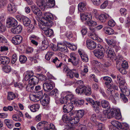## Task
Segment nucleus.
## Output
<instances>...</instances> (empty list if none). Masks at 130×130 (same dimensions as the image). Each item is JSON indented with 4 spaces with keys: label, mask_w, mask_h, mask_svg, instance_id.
Wrapping results in <instances>:
<instances>
[{
    "label": "nucleus",
    "mask_w": 130,
    "mask_h": 130,
    "mask_svg": "<svg viewBox=\"0 0 130 130\" xmlns=\"http://www.w3.org/2000/svg\"><path fill=\"white\" fill-rule=\"evenodd\" d=\"M36 3L37 5L43 10L46 8H52L55 5L54 0H44L43 2L40 0H37Z\"/></svg>",
    "instance_id": "1"
},
{
    "label": "nucleus",
    "mask_w": 130,
    "mask_h": 130,
    "mask_svg": "<svg viewBox=\"0 0 130 130\" xmlns=\"http://www.w3.org/2000/svg\"><path fill=\"white\" fill-rule=\"evenodd\" d=\"M54 82L51 80L46 79L45 83L43 84V87L45 91L48 92L52 89L54 87Z\"/></svg>",
    "instance_id": "2"
},
{
    "label": "nucleus",
    "mask_w": 130,
    "mask_h": 130,
    "mask_svg": "<svg viewBox=\"0 0 130 130\" xmlns=\"http://www.w3.org/2000/svg\"><path fill=\"white\" fill-rule=\"evenodd\" d=\"M52 23V22H46V21L42 20L41 22L39 24L38 26L42 30L45 31L51 26Z\"/></svg>",
    "instance_id": "3"
},
{
    "label": "nucleus",
    "mask_w": 130,
    "mask_h": 130,
    "mask_svg": "<svg viewBox=\"0 0 130 130\" xmlns=\"http://www.w3.org/2000/svg\"><path fill=\"white\" fill-rule=\"evenodd\" d=\"M89 29L91 31L88 34L89 37L94 40H97L99 42H101L102 40L98 37L96 31L94 30V29H93V28L92 27H90Z\"/></svg>",
    "instance_id": "4"
},
{
    "label": "nucleus",
    "mask_w": 130,
    "mask_h": 130,
    "mask_svg": "<svg viewBox=\"0 0 130 130\" xmlns=\"http://www.w3.org/2000/svg\"><path fill=\"white\" fill-rule=\"evenodd\" d=\"M106 53L108 57L112 60H115L116 58L115 56L114 52L112 49L108 45L105 46Z\"/></svg>",
    "instance_id": "5"
},
{
    "label": "nucleus",
    "mask_w": 130,
    "mask_h": 130,
    "mask_svg": "<svg viewBox=\"0 0 130 130\" xmlns=\"http://www.w3.org/2000/svg\"><path fill=\"white\" fill-rule=\"evenodd\" d=\"M119 86L122 93L125 94L126 96H128L129 95V90L127 88L125 82L119 83Z\"/></svg>",
    "instance_id": "6"
},
{
    "label": "nucleus",
    "mask_w": 130,
    "mask_h": 130,
    "mask_svg": "<svg viewBox=\"0 0 130 130\" xmlns=\"http://www.w3.org/2000/svg\"><path fill=\"white\" fill-rule=\"evenodd\" d=\"M57 47V48H53V50L56 51L58 50L64 53L68 52V50L66 43H58Z\"/></svg>",
    "instance_id": "7"
},
{
    "label": "nucleus",
    "mask_w": 130,
    "mask_h": 130,
    "mask_svg": "<svg viewBox=\"0 0 130 130\" xmlns=\"http://www.w3.org/2000/svg\"><path fill=\"white\" fill-rule=\"evenodd\" d=\"M18 24L17 21L13 18H10L7 19L6 25L7 27L10 28L11 27H14Z\"/></svg>",
    "instance_id": "8"
},
{
    "label": "nucleus",
    "mask_w": 130,
    "mask_h": 130,
    "mask_svg": "<svg viewBox=\"0 0 130 130\" xmlns=\"http://www.w3.org/2000/svg\"><path fill=\"white\" fill-rule=\"evenodd\" d=\"M70 58L68 60L69 62L71 63L73 66H77L78 64V62L77 60H76L77 55L74 53H72L70 54Z\"/></svg>",
    "instance_id": "9"
},
{
    "label": "nucleus",
    "mask_w": 130,
    "mask_h": 130,
    "mask_svg": "<svg viewBox=\"0 0 130 130\" xmlns=\"http://www.w3.org/2000/svg\"><path fill=\"white\" fill-rule=\"evenodd\" d=\"M114 110L110 111V110H105L103 111L102 117L103 119L106 120L107 118L110 119L113 117Z\"/></svg>",
    "instance_id": "10"
},
{
    "label": "nucleus",
    "mask_w": 130,
    "mask_h": 130,
    "mask_svg": "<svg viewBox=\"0 0 130 130\" xmlns=\"http://www.w3.org/2000/svg\"><path fill=\"white\" fill-rule=\"evenodd\" d=\"M50 100V98L49 96L44 93L43 98L40 100V103L43 106H47L49 104Z\"/></svg>",
    "instance_id": "11"
},
{
    "label": "nucleus",
    "mask_w": 130,
    "mask_h": 130,
    "mask_svg": "<svg viewBox=\"0 0 130 130\" xmlns=\"http://www.w3.org/2000/svg\"><path fill=\"white\" fill-rule=\"evenodd\" d=\"M73 104L71 103L65 104L63 107V112L67 113L71 112L74 108Z\"/></svg>",
    "instance_id": "12"
},
{
    "label": "nucleus",
    "mask_w": 130,
    "mask_h": 130,
    "mask_svg": "<svg viewBox=\"0 0 130 130\" xmlns=\"http://www.w3.org/2000/svg\"><path fill=\"white\" fill-rule=\"evenodd\" d=\"M86 45L87 48L89 49L93 50L96 48V44L95 42L92 40H87Z\"/></svg>",
    "instance_id": "13"
},
{
    "label": "nucleus",
    "mask_w": 130,
    "mask_h": 130,
    "mask_svg": "<svg viewBox=\"0 0 130 130\" xmlns=\"http://www.w3.org/2000/svg\"><path fill=\"white\" fill-rule=\"evenodd\" d=\"M31 8L32 11L35 14L38 16L42 15V14L41 11L36 5H32Z\"/></svg>",
    "instance_id": "14"
},
{
    "label": "nucleus",
    "mask_w": 130,
    "mask_h": 130,
    "mask_svg": "<svg viewBox=\"0 0 130 130\" xmlns=\"http://www.w3.org/2000/svg\"><path fill=\"white\" fill-rule=\"evenodd\" d=\"M9 58L6 56H0V64L4 65H8L10 62Z\"/></svg>",
    "instance_id": "15"
},
{
    "label": "nucleus",
    "mask_w": 130,
    "mask_h": 130,
    "mask_svg": "<svg viewBox=\"0 0 130 130\" xmlns=\"http://www.w3.org/2000/svg\"><path fill=\"white\" fill-rule=\"evenodd\" d=\"M104 51L102 50H95L93 51V52L96 57L99 58L101 59L104 57Z\"/></svg>",
    "instance_id": "16"
},
{
    "label": "nucleus",
    "mask_w": 130,
    "mask_h": 130,
    "mask_svg": "<svg viewBox=\"0 0 130 130\" xmlns=\"http://www.w3.org/2000/svg\"><path fill=\"white\" fill-rule=\"evenodd\" d=\"M22 40V37L19 35H17L13 38L12 41L14 44L17 45L21 43Z\"/></svg>",
    "instance_id": "17"
},
{
    "label": "nucleus",
    "mask_w": 130,
    "mask_h": 130,
    "mask_svg": "<svg viewBox=\"0 0 130 130\" xmlns=\"http://www.w3.org/2000/svg\"><path fill=\"white\" fill-rule=\"evenodd\" d=\"M44 16L43 20L46 22H52L51 20L53 19V17L52 15L48 12H46L44 13Z\"/></svg>",
    "instance_id": "18"
},
{
    "label": "nucleus",
    "mask_w": 130,
    "mask_h": 130,
    "mask_svg": "<svg viewBox=\"0 0 130 130\" xmlns=\"http://www.w3.org/2000/svg\"><path fill=\"white\" fill-rule=\"evenodd\" d=\"M7 10L10 13H13L15 12L16 9L15 4L13 3L9 4L7 7Z\"/></svg>",
    "instance_id": "19"
},
{
    "label": "nucleus",
    "mask_w": 130,
    "mask_h": 130,
    "mask_svg": "<svg viewBox=\"0 0 130 130\" xmlns=\"http://www.w3.org/2000/svg\"><path fill=\"white\" fill-rule=\"evenodd\" d=\"M22 29V28L21 26L19 25L15 27L12 28L11 31L13 34H18L21 32Z\"/></svg>",
    "instance_id": "20"
},
{
    "label": "nucleus",
    "mask_w": 130,
    "mask_h": 130,
    "mask_svg": "<svg viewBox=\"0 0 130 130\" xmlns=\"http://www.w3.org/2000/svg\"><path fill=\"white\" fill-rule=\"evenodd\" d=\"M119 95L118 93H116L114 96H113L112 95H110L108 98L109 100H110L113 103L116 104V102L118 100L119 98Z\"/></svg>",
    "instance_id": "21"
},
{
    "label": "nucleus",
    "mask_w": 130,
    "mask_h": 130,
    "mask_svg": "<svg viewBox=\"0 0 130 130\" xmlns=\"http://www.w3.org/2000/svg\"><path fill=\"white\" fill-rule=\"evenodd\" d=\"M28 81L29 84H31L35 86L38 84L39 81V79L36 76L31 77Z\"/></svg>",
    "instance_id": "22"
},
{
    "label": "nucleus",
    "mask_w": 130,
    "mask_h": 130,
    "mask_svg": "<svg viewBox=\"0 0 130 130\" xmlns=\"http://www.w3.org/2000/svg\"><path fill=\"white\" fill-rule=\"evenodd\" d=\"M86 3L85 2H80L78 5V9L80 12L85 11L86 9Z\"/></svg>",
    "instance_id": "23"
},
{
    "label": "nucleus",
    "mask_w": 130,
    "mask_h": 130,
    "mask_svg": "<svg viewBox=\"0 0 130 130\" xmlns=\"http://www.w3.org/2000/svg\"><path fill=\"white\" fill-rule=\"evenodd\" d=\"M100 105L101 103L100 102L95 101L94 104L92 106L93 108V109L94 111L96 112H98L100 111L99 107L100 106Z\"/></svg>",
    "instance_id": "24"
},
{
    "label": "nucleus",
    "mask_w": 130,
    "mask_h": 130,
    "mask_svg": "<svg viewBox=\"0 0 130 130\" xmlns=\"http://www.w3.org/2000/svg\"><path fill=\"white\" fill-rule=\"evenodd\" d=\"M50 95L51 96H54L56 100H57L59 98V95L58 91L57 89H54L50 92Z\"/></svg>",
    "instance_id": "25"
},
{
    "label": "nucleus",
    "mask_w": 130,
    "mask_h": 130,
    "mask_svg": "<svg viewBox=\"0 0 130 130\" xmlns=\"http://www.w3.org/2000/svg\"><path fill=\"white\" fill-rule=\"evenodd\" d=\"M109 17V16L107 14H102L99 16V19L100 22L103 23L106 21Z\"/></svg>",
    "instance_id": "26"
},
{
    "label": "nucleus",
    "mask_w": 130,
    "mask_h": 130,
    "mask_svg": "<svg viewBox=\"0 0 130 130\" xmlns=\"http://www.w3.org/2000/svg\"><path fill=\"white\" fill-rule=\"evenodd\" d=\"M22 21L23 25L26 26H28L31 22L29 19L24 16H23Z\"/></svg>",
    "instance_id": "27"
},
{
    "label": "nucleus",
    "mask_w": 130,
    "mask_h": 130,
    "mask_svg": "<svg viewBox=\"0 0 130 130\" xmlns=\"http://www.w3.org/2000/svg\"><path fill=\"white\" fill-rule=\"evenodd\" d=\"M83 88H85V89L83 90V93H84L85 95L88 96L91 94V91L90 87H86L85 86H83Z\"/></svg>",
    "instance_id": "28"
},
{
    "label": "nucleus",
    "mask_w": 130,
    "mask_h": 130,
    "mask_svg": "<svg viewBox=\"0 0 130 130\" xmlns=\"http://www.w3.org/2000/svg\"><path fill=\"white\" fill-rule=\"evenodd\" d=\"M72 118V117L69 115H68L67 114H65L63 115L62 117V119L63 121L64 122H66L68 123H69V122L71 121Z\"/></svg>",
    "instance_id": "29"
},
{
    "label": "nucleus",
    "mask_w": 130,
    "mask_h": 130,
    "mask_svg": "<svg viewBox=\"0 0 130 130\" xmlns=\"http://www.w3.org/2000/svg\"><path fill=\"white\" fill-rule=\"evenodd\" d=\"M79 53L81 57L82 60L85 62H87L88 61V58L87 55L85 53H82L81 52H79Z\"/></svg>",
    "instance_id": "30"
},
{
    "label": "nucleus",
    "mask_w": 130,
    "mask_h": 130,
    "mask_svg": "<svg viewBox=\"0 0 130 130\" xmlns=\"http://www.w3.org/2000/svg\"><path fill=\"white\" fill-rule=\"evenodd\" d=\"M30 110L32 112H35L37 111L40 107L39 104H36L29 106Z\"/></svg>",
    "instance_id": "31"
},
{
    "label": "nucleus",
    "mask_w": 130,
    "mask_h": 130,
    "mask_svg": "<svg viewBox=\"0 0 130 130\" xmlns=\"http://www.w3.org/2000/svg\"><path fill=\"white\" fill-rule=\"evenodd\" d=\"M65 96L68 100H70L72 103H74L75 101L76 100V98H75L74 96L71 93Z\"/></svg>",
    "instance_id": "32"
},
{
    "label": "nucleus",
    "mask_w": 130,
    "mask_h": 130,
    "mask_svg": "<svg viewBox=\"0 0 130 130\" xmlns=\"http://www.w3.org/2000/svg\"><path fill=\"white\" fill-rule=\"evenodd\" d=\"M101 104L103 108H107L108 109L110 107V104L106 100H102L101 102Z\"/></svg>",
    "instance_id": "33"
},
{
    "label": "nucleus",
    "mask_w": 130,
    "mask_h": 130,
    "mask_svg": "<svg viewBox=\"0 0 130 130\" xmlns=\"http://www.w3.org/2000/svg\"><path fill=\"white\" fill-rule=\"evenodd\" d=\"M66 23L68 24H69L70 25L73 26L75 24V22L73 20L71 17H68L66 19Z\"/></svg>",
    "instance_id": "34"
},
{
    "label": "nucleus",
    "mask_w": 130,
    "mask_h": 130,
    "mask_svg": "<svg viewBox=\"0 0 130 130\" xmlns=\"http://www.w3.org/2000/svg\"><path fill=\"white\" fill-rule=\"evenodd\" d=\"M16 97L15 94L13 92H10L8 93L7 99L9 101L12 100L14 99Z\"/></svg>",
    "instance_id": "35"
},
{
    "label": "nucleus",
    "mask_w": 130,
    "mask_h": 130,
    "mask_svg": "<svg viewBox=\"0 0 130 130\" xmlns=\"http://www.w3.org/2000/svg\"><path fill=\"white\" fill-rule=\"evenodd\" d=\"M117 122H118V121H113L111 122V123L112 125L109 127L110 130H116V126H117Z\"/></svg>",
    "instance_id": "36"
},
{
    "label": "nucleus",
    "mask_w": 130,
    "mask_h": 130,
    "mask_svg": "<svg viewBox=\"0 0 130 130\" xmlns=\"http://www.w3.org/2000/svg\"><path fill=\"white\" fill-rule=\"evenodd\" d=\"M104 30L105 32L109 35L112 34L114 33L113 29L111 28L108 27H105L104 28Z\"/></svg>",
    "instance_id": "37"
},
{
    "label": "nucleus",
    "mask_w": 130,
    "mask_h": 130,
    "mask_svg": "<svg viewBox=\"0 0 130 130\" xmlns=\"http://www.w3.org/2000/svg\"><path fill=\"white\" fill-rule=\"evenodd\" d=\"M30 99L31 101L35 102H38L40 100L37 95L31 94L30 96Z\"/></svg>",
    "instance_id": "38"
},
{
    "label": "nucleus",
    "mask_w": 130,
    "mask_h": 130,
    "mask_svg": "<svg viewBox=\"0 0 130 130\" xmlns=\"http://www.w3.org/2000/svg\"><path fill=\"white\" fill-rule=\"evenodd\" d=\"M45 34L47 36L50 37L52 35L54 34L53 31L51 29L48 28L44 31Z\"/></svg>",
    "instance_id": "39"
},
{
    "label": "nucleus",
    "mask_w": 130,
    "mask_h": 130,
    "mask_svg": "<svg viewBox=\"0 0 130 130\" xmlns=\"http://www.w3.org/2000/svg\"><path fill=\"white\" fill-rule=\"evenodd\" d=\"M114 90L111 87L108 88L106 90L107 94L108 97L109 98L110 95H112L114 92Z\"/></svg>",
    "instance_id": "40"
},
{
    "label": "nucleus",
    "mask_w": 130,
    "mask_h": 130,
    "mask_svg": "<svg viewBox=\"0 0 130 130\" xmlns=\"http://www.w3.org/2000/svg\"><path fill=\"white\" fill-rule=\"evenodd\" d=\"M84 115V111L83 110H80L77 111L76 116L79 118H82Z\"/></svg>",
    "instance_id": "41"
},
{
    "label": "nucleus",
    "mask_w": 130,
    "mask_h": 130,
    "mask_svg": "<svg viewBox=\"0 0 130 130\" xmlns=\"http://www.w3.org/2000/svg\"><path fill=\"white\" fill-rule=\"evenodd\" d=\"M85 24L90 26L95 27L97 25V23L95 21H90L86 22Z\"/></svg>",
    "instance_id": "42"
},
{
    "label": "nucleus",
    "mask_w": 130,
    "mask_h": 130,
    "mask_svg": "<svg viewBox=\"0 0 130 130\" xmlns=\"http://www.w3.org/2000/svg\"><path fill=\"white\" fill-rule=\"evenodd\" d=\"M117 80L119 83H125L124 78L122 75H118L117 76Z\"/></svg>",
    "instance_id": "43"
},
{
    "label": "nucleus",
    "mask_w": 130,
    "mask_h": 130,
    "mask_svg": "<svg viewBox=\"0 0 130 130\" xmlns=\"http://www.w3.org/2000/svg\"><path fill=\"white\" fill-rule=\"evenodd\" d=\"M120 12L121 15L122 16L125 17L127 14L126 9L124 8H121L120 10Z\"/></svg>",
    "instance_id": "44"
},
{
    "label": "nucleus",
    "mask_w": 130,
    "mask_h": 130,
    "mask_svg": "<svg viewBox=\"0 0 130 130\" xmlns=\"http://www.w3.org/2000/svg\"><path fill=\"white\" fill-rule=\"evenodd\" d=\"M19 61L22 63H25L27 60V57L24 55H21L19 57Z\"/></svg>",
    "instance_id": "45"
},
{
    "label": "nucleus",
    "mask_w": 130,
    "mask_h": 130,
    "mask_svg": "<svg viewBox=\"0 0 130 130\" xmlns=\"http://www.w3.org/2000/svg\"><path fill=\"white\" fill-rule=\"evenodd\" d=\"M2 70L5 72L8 73L11 71V68L9 66H5L3 67Z\"/></svg>",
    "instance_id": "46"
},
{
    "label": "nucleus",
    "mask_w": 130,
    "mask_h": 130,
    "mask_svg": "<svg viewBox=\"0 0 130 130\" xmlns=\"http://www.w3.org/2000/svg\"><path fill=\"white\" fill-rule=\"evenodd\" d=\"M113 117L117 119H119L121 118V114L117 111L114 110Z\"/></svg>",
    "instance_id": "47"
},
{
    "label": "nucleus",
    "mask_w": 130,
    "mask_h": 130,
    "mask_svg": "<svg viewBox=\"0 0 130 130\" xmlns=\"http://www.w3.org/2000/svg\"><path fill=\"white\" fill-rule=\"evenodd\" d=\"M53 54V53L52 52L50 51H48L45 56V58L47 60H49L52 56Z\"/></svg>",
    "instance_id": "48"
},
{
    "label": "nucleus",
    "mask_w": 130,
    "mask_h": 130,
    "mask_svg": "<svg viewBox=\"0 0 130 130\" xmlns=\"http://www.w3.org/2000/svg\"><path fill=\"white\" fill-rule=\"evenodd\" d=\"M84 103V101L83 100H77L76 99V100L75 101L74 104L78 106L79 105H82Z\"/></svg>",
    "instance_id": "49"
},
{
    "label": "nucleus",
    "mask_w": 130,
    "mask_h": 130,
    "mask_svg": "<svg viewBox=\"0 0 130 130\" xmlns=\"http://www.w3.org/2000/svg\"><path fill=\"white\" fill-rule=\"evenodd\" d=\"M85 88H83V86H80L77 87L76 89V93L82 94L83 93V90Z\"/></svg>",
    "instance_id": "50"
},
{
    "label": "nucleus",
    "mask_w": 130,
    "mask_h": 130,
    "mask_svg": "<svg viewBox=\"0 0 130 130\" xmlns=\"http://www.w3.org/2000/svg\"><path fill=\"white\" fill-rule=\"evenodd\" d=\"M34 86L31 84H29L26 87V90L28 92L31 91L33 90Z\"/></svg>",
    "instance_id": "51"
},
{
    "label": "nucleus",
    "mask_w": 130,
    "mask_h": 130,
    "mask_svg": "<svg viewBox=\"0 0 130 130\" xmlns=\"http://www.w3.org/2000/svg\"><path fill=\"white\" fill-rule=\"evenodd\" d=\"M120 95L121 99L124 103H126L128 99L125 96V95H125L122 93V94L120 93Z\"/></svg>",
    "instance_id": "52"
},
{
    "label": "nucleus",
    "mask_w": 130,
    "mask_h": 130,
    "mask_svg": "<svg viewBox=\"0 0 130 130\" xmlns=\"http://www.w3.org/2000/svg\"><path fill=\"white\" fill-rule=\"evenodd\" d=\"M92 64L93 65L96 67H100L101 66V63L97 61L93 60L92 61Z\"/></svg>",
    "instance_id": "53"
},
{
    "label": "nucleus",
    "mask_w": 130,
    "mask_h": 130,
    "mask_svg": "<svg viewBox=\"0 0 130 130\" xmlns=\"http://www.w3.org/2000/svg\"><path fill=\"white\" fill-rule=\"evenodd\" d=\"M68 101L67 99L65 96L64 97H61L60 98L59 101L61 104H66V103L68 102Z\"/></svg>",
    "instance_id": "54"
},
{
    "label": "nucleus",
    "mask_w": 130,
    "mask_h": 130,
    "mask_svg": "<svg viewBox=\"0 0 130 130\" xmlns=\"http://www.w3.org/2000/svg\"><path fill=\"white\" fill-rule=\"evenodd\" d=\"M80 119L79 118L76 116L73 118L72 119H71V121L74 124H76L79 122Z\"/></svg>",
    "instance_id": "55"
},
{
    "label": "nucleus",
    "mask_w": 130,
    "mask_h": 130,
    "mask_svg": "<svg viewBox=\"0 0 130 130\" xmlns=\"http://www.w3.org/2000/svg\"><path fill=\"white\" fill-rule=\"evenodd\" d=\"M17 55L15 54H14L12 56V59L11 60V63L12 64H14L16 61H17Z\"/></svg>",
    "instance_id": "56"
},
{
    "label": "nucleus",
    "mask_w": 130,
    "mask_h": 130,
    "mask_svg": "<svg viewBox=\"0 0 130 130\" xmlns=\"http://www.w3.org/2000/svg\"><path fill=\"white\" fill-rule=\"evenodd\" d=\"M6 30V27L0 21V31L3 32H5Z\"/></svg>",
    "instance_id": "57"
},
{
    "label": "nucleus",
    "mask_w": 130,
    "mask_h": 130,
    "mask_svg": "<svg viewBox=\"0 0 130 130\" xmlns=\"http://www.w3.org/2000/svg\"><path fill=\"white\" fill-rule=\"evenodd\" d=\"M87 13H82L80 14V18L82 21L86 20V17L87 16Z\"/></svg>",
    "instance_id": "58"
},
{
    "label": "nucleus",
    "mask_w": 130,
    "mask_h": 130,
    "mask_svg": "<svg viewBox=\"0 0 130 130\" xmlns=\"http://www.w3.org/2000/svg\"><path fill=\"white\" fill-rule=\"evenodd\" d=\"M121 64L122 67L124 69H127L128 68V63L125 60L123 61Z\"/></svg>",
    "instance_id": "59"
},
{
    "label": "nucleus",
    "mask_w": 130,
    "mask_h": 130,
    "mask_svg": "<svg viewBox=\"0 0 130 130\" xmlns=\"http://www.w3.org/2000/svg\"><path fill=\"white\" fill-rule=\"evenodd\" d=\"M37 97L39 98L40 100L43 98V92L42 91H39L38 92H37Z\"/></svg>",
    "instance_id": "60"
},
{
    "label": "nucleus",
    "mask_w": 130,
    "mask_h": 130,
    "mask_svg": "<svg viewBox=\"0 0 130 130\" xmlns=\"http://www.w3.org/2000/svg\"><path fill=\"white\" fill-rule=\"evenodd\" d=\"M13 107L11 106H8L7 107H4L3 108V110L5 111L8 110L11 111L13 110Z\"/></svg>",
    "instance_id": "61"
},
{
    "label": "nucleus",
    "mask_w": 130,
    "mask_h": 130,
    "mask_svg": "<svg viewBox=\"0 0 130 130\" xmlns=\"http://www.w3.org/2000/svg\"><path fill=\"white\" fill-rule=\"evenodd\" d=\"M52 62L55 64L56 66V65H57L60 61L57 57H55L53 59Z\"/></svg>",
    "instance_id": "62"
},
{
    "label": "nucleus",
    "mask_w": 130,
    "mask_h": 130,
    "mask_svg": "<svg viewBox=\"0 0 130 130\" xmlns=\"http://www.w3.org/2000/svg\"><path fill=\"white\" fill-rule=\"evenodd\" d=\"M103 79L107 81V82L111 83L112 81L111 78L109 77L105 76L103 77Z\"/></svg>",
    "instance_id": "63"
},
{
    "label": "nucleus",
    "mask_w": 130,
    "mask_h": 130,
    "mask_svg": "<svg viewBox=\"0 0 130 130\" xmlns=\"http://www.w3.org/2000/svg\"><path fill=\"white\" fill-rule=\"evenodd\" d=\"M129 127V126L128 124L126 123H124L122 125L121 129H122L123 130H127Z\"/></svg>",
    "instance_id": "64"
}]
</instances>
